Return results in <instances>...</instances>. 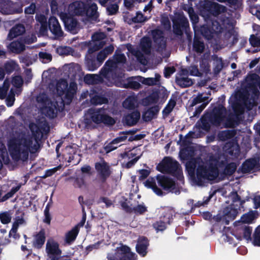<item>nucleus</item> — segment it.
<instances>
[{
  "mask_svg": "<svg viewBox=\"0 0 260 260\" xmlns=\"http://www.w3.org/2000/svg\"><path fill=\"white\" fill-rule=\"evenodd\" d=\"M156 179L159 184L165 189L167 190H171L174 188L175 186L174 182L165 177L164 175H157Z\"/></svg>",
  "mask_w": 260,
  "mask_h": 260,
  "instance_id": "nucleus-18",
  "label": "nucleus"
},
{
  "mask_svg": "<svg viewBox=\"0 0 260 260\" xmlns=\"http://www.w3.org/2000/svg\"><path fill=\"white\" fill-rule=\"evenodd\" d=\"M107 11L110 15H113L116 13L118 10V6L116 4L109 6L107 8Z\"/></svg>",
  "mask_w": 260,
  "mask_h": 260,
  "instance_id": "nucleus-60",
  "label": "nucleus"
},
{
  "mask_svg": "<svg viewBox=\"0 0 260 260\" xmlns=\"http://www.w3.org/2000/svg\"><path fill=\"white\" fill-rule=\"evenodd\" d=\"M180 77H179L177 79L178 84L182 87H187L192 85V80L188 77H185L183 75H182Z\"/></svg>",
  "mask_w": 260,
  "mask_h": 260,
  "instance_id": "nucleus-39",
  "label": "nucleus"
},
{
  "mask_svg": "<svg viewBox=\"0 0 260 260\" xmlns=\"http://www.w3.org/2000/svg\"><path fill=\"white\" fill-rule=\"evenodd\" d=\"M24 31L25 28L22 25H17L11 29L9 34L8 37L10 39H12L17 36L21 35Z\"/></svg>",
  "mask_w": 260,
  "mask_h": 260,
  "instance_id": "nucleus-32",
  "label": "nucleus"
},
{
  "mask_svg": "<svg viewBox=\"0 0 260 260\" xmlns=\"http://www.w3.org/2000/svg\"><path fill=\"white\" fill-rule=\"evenodd\" d=\"M175 71V68L173 67H168L165 69V76L167 78L169 77Z\"/></svg>",
  "mask_w": 260,
  "mask_h": 260,
  "instance_id": "nucleus-63",
  "label": "nucleus"
},
{
  "mask_svg": "<svg viewBox=\"0 0 260 260\" xmlns=\"http://www.w3.org/2000/svg\"><path fill=\"white\" fill-rule=\"evenodd\" d=\"M157 170L162 173L169 172L181 174L179 164L170 157L165 158L157 167Z\"/></svg>",
  "mask_w": 260,
  "mask_h": 260,
  "instance_id": "nucleus-8",
  "label": "nucleus"
},
{
  "mask_svg": "<svg viewBox=\"0 0 260 260\" xmlns=\"http://www.w3.org/2000/svg\"><path fill=\"white\" fill-rule=\"evenodd\" d=\"M12 83L15 87L19 88L22 85L23 80L20 76H17L13 78Z\"/></svg>",
  "mask_w": 260,
  "mask_h": 260,
  "instance_id": "nucleus-48",
  "label": "nucleus"
},
{
  "mask_svg": "<svg viewBox=\"0 0 260 260\" xmlns=\"http://www.w3.org/2000/svg\"><path fill=\"white\" fill-rule=\"evenodd\" d=\"M30 128L32 136L24 134L16 133L11 136L8 141V149L10 154L15 159H25L27 158L28 152H36L39 148L37 139V135H39V129L37 125L31 124Z\"/></svg>",
  "mask_w": 260,
  "mask_h": 260,
  "instance_id": "nucleus-1",
  "label": "nucleus"
},
{
  "mask_svg": "<svg viewBox=\"0 0 260 260\" xmlns=\"http://www.w3.org/2000/svg\"><path fill=\"white\" fill-rule=\"evenodd\" d=\"M122 207L129 211H134L135 213H143L146 211V208L143 205H137L136 201H128V203H122Z\"/></svg>",
  "mask_w": 260,
  "mask_h": 260,
  "instance_id": "nucleus-15",
  "label": "nucleus"
},
{
  "mask_svg": "<svg viewBox=\"0 0 260 260\" xmlns=\"http://www.w3.org/2000/svg\"><path fill=\"white\" fill-rule=\"evenodd\" d=\"M93 50L92 49H90L88 50V53L86 56V58H87L86 64L87 67L90 70H94L96 67L91 66L92 63V60L90 58H94V56L92 54Z\"/></svg>",
  "mask_w": 260,
  "mask_h": 260,
  "instance_id": "nucleus-43",
  "label": "nucleus"
},
{
  "mask_svg": "<svg viewBox=\"0 0 260 260\" xmlns=\"http://www.w3.org/2000/svg\"><path fill=\"white\" fill-rule=\"evenodd\" d=\"M160 76L159 74H155V77L143 78L142 82L147 85H157L159 83Z\"/></svg>",
  "mask_w": 260,
  "mask_h": 260,
  "instance_id": "nucleus-37",
  "label": "nucleus"
},
{
  "mask_svg": "<svg viewBox=\"0 0 260 260\" xmlns=\"http://www.w3.org/2000/svg\"><path fill=\"white\" fill-rule=\"evenodd\" d=\"M145 187L151 188L158 196L162 195V191L156 186L155 179L150 178L144 182Z\"/></svg>",
  "mask_w": 260,
  "mask_h": 260,
  "instance_id": "nucleus-27",
  "label": "nucleus"
},
{
  "mask_svg": "<svg viewBox=\"0 0 260 260\" xmlns=\"http://www.w3.org/2000/svg\"><path fill=\"white\" fill-rule=\"evenodd\" d=\"M173 21L174 31L177 35H181L183 30L186 28L188 25L187 19L182 15L179 16L178 19H174Z\"/></svg>",
  "mask_w": 260,
  "mask_h": 260,
  "instance_id": "nucleus-14",
  "label": "nucleus"
},
{
  "mask_svg": "<svg viewBox=\"0 0 260 260\" xmlns=\"http://www.w3.org/2000/svg\"><path fill=\"white\" fill-rule=\"evenodd\" d=\"M84 222L85 219L80 224L77 225L65 234L64 241L67 243L70 244L75 240L79 233V226H83Z\"/></svg>",
  "mask_w": 260,
  "mask_h": 260,
  "instance_id": "nucleus-20",
  "label": "nucleus"
},
{
  "mask_svg": "<svg viewBox=\"0 0 260 260\" xmlns=\"http://www.w3.org/2000/svg\"><path fill=\"white\" fill-rule=\"evenodd\" d=\"M95 168L101 176L105 178L110 174L109 167L104 161H101L95 164Z\"/></svg>",
  "mask_w": 260,
  "mask_h": 260,
  "instance_id": "nucleus-22",
  "label": "nucleus"
},
{
  "mask_svg": "<svg viewBox=\"0 0 260 260\" xmlns=\"http://www.w3.org/2000/svg\"><path fill=\"white\" fill-rule=\"evenodd\" d=\"M253 244L254 245L260 246V225L256 229Z\"/></svg>",
  "mask_w": 260,
  "mask_h": 260,
  "instance_id": "nucleus-52",
  "label": "nucleus"
},
{
  "mask_svg": "<svg viewBox=\"0 0 260 260\" xmlns=\"http://www.w3.org/2000/svg\"><path fill=\"white\" fill-rule=\"evenodd\" d=\"M36 19L38 22L41 23L40 33L42 35H45L47 32V27L46 25L47 18L43 15H37Z\"/></svg>",
  "mask_w": 260,
  "mask_h": 260,
  "instance_id": "nucleus-31",
  "label": "nucleus"
},
{
  "mask_svg": "<svg viewBox=\"0 0 260 260\" xmlns=\"http://www.w3.org/2000/svg\"><path fill=\"white\" fill-rule=\"evenodd\" d=\"M186 167L192 179L200 182L205 180H213L218 173L216 160L210 159L206 163L192 160L186 163Z\"/></svg>",
  "mask_w": 260,
  "mask_h": 260,
  "instance_id": "nucleus-2",
  "label": "nucleus"
},
{
  "mask_svg": "<svg viewBox=\"0 0 260 260\" xmlns=\"http://www.w3.org/2000/svg\"><path fill=\"white\" fill-rule=\"evenodd\" d=\"M74 185L79 188H83L85 186V184L82 178H77L75 180Z\"/></svg>",
  "mask_w": 260,
  "mask_h": 260,
  "instance_id": "nucleus-64",
  "label": "nucleus"
},
{
  "mask_svg": "<svg viewBox=\"0 0 260 260\" xmlns=\"http://www.w3.org/2000/svg\"><path fill=\"white\" fill-rule=\"evenodd\" d=\"M85 117L86 120L90 119L96 123L103 122L105 124L113 125L115 122L113 118L107 115L106 111L104 109H91L85 114Z\"/></svg>",
  "mask_w": 260,
  "mask_h": 260,
  "instance_id": "nucleus-6",
  "label": "nucleus"
},
{
  "mask_svg": "<svg viewBox=\"0 0 260 260\" xmlns=\"http://www.w3.org/2000/svg\"><path fill=\"white\" fill-rule=\"evenodd\" d=\"M236 169V165L234 163H231L229 164L226 167L225 170V173L228 175H231L233 174Z\"/></svg>",
  "mask_w": 260,
  "mask_h": 260,
  "instance_id": "nucleus-55",
  "label": "nucleus"
},
{
  "mask_svg": "<svg viewBox=\"0 0 260 260\" xmlns=\"http://www.w3.org/2000/svg\"><path fill=\"white\" fill-rule=\"evenodd\" d=\"M159 94L157 91L153 92L148 98V100L150 103H154L158 101Z\"/></svg>",
  "mask_w": 260,
  "mask_h": 260,
  "instance_id": "nucleus-51",
  "label": "nucleus"
},
{
  "mask_svg": "<svg viewBox=\"0 0 260 260\" xmlns=\"http://www.w3.org/2000/svg\"><path fill=\"white\" fill-rule=\"evenodd\" d=\"M105 37L103 32H97L92 36V41L94 46H98L97 49L102 47L104 45V41H102Z\"/></svg>",
  "mask_w": 260,
  "mask_h": 260,
  "instance_id": "nucleus-33",
  "label": "nucleus"
},
{
  "mask_svg": "<svg viewBox=\"0 0 260 260\" xmlns=\"http://www.w3.org/2000/svg\"><path fill=\"white\" fill-rule=\"evenodd\" d=\"M214 70L215 73H219L222 68V60L220 58L216 57L213 59Z\"/></svg>",
  "mask_w": 260,
  "mask_h": 260,
  "instance_id": "nucleus-42",
  "label": "nucleus"
},
{
  "mask_svg": "<svg viewBox=\"0 0 260 260\" xmlns=\"http://www.w3.org/2000/svg\"><path fill=\"white\" fill-rule=\"evenodd\" d=\"M249 41L252 46L254 47L260 46V38L254 36H251L250 38Z\"/></svg>",
  "mask_w": 260,
  "mask_h": 260,
  "instance_id": "nucleus-53",
  "label": "nucleus"
},
{
  "mask_svg": "<svg viewBox=\"0 0 260 260\" xmlns=\"http://www.w3.org/2000/svg\"><path fill=\"white\" fill-rule=\"evenodd\" d=\"M12 218L11 214L10 212H6L0 214V219L4 224H7L10 222Z\"/></svg>",
  "mask_w": 260,
  "mask_h": 260,
  "instance_id": "nucleus-45",
  "label": "nucleus"
},
{
  "mask_svg": "<svg viewBox=\"0 0 260 260\" xmlns=\"http://www.w3.org/2000/svg\"><path fill=\"white\" fill-rule=\"evenodd\" d=\"M15 101V97L14 94L13 93V89H12L11 90V92L7 97L6 99V104L9 107H11L13 105V103Z\"/></svg>",
  "mask_w": 260,
  "mask_h": 260,
  "instance_id": "nucleus-50",
  "label": "nucleus"
},
{
  "mask_svg": "<svg viewBox=\"0 0 260 260\" xmlns=\"http://www.w3.org/2000/svg\"><path fill=\"white\" fill-rule=\"evenodd\" d=\"M150 41L148 38H143L140 44V51H134L133 54L140 60L142 63L145 64L146 60L144 59L142 60L141 59V57L143 56L144 54H148L150 52Z\"/></svg>",
  "mask_w": 260,
  "mask_h": 260,
  "instance_id": "nucleus-11",
  "label": "nucleus"
},
{
  "mask_svg": "<svg viewBox=\"0 0 260 260\" xmlns=\"http://www.w3.org/2000/svg\"><path fill=\"white\" fill-rule=\"evenodd\" d=\"M108 260H136L135 254L131 252L130 248L121 245L117 247L114 252L108 254Z\"/></svg>",
  "mask_w": 260,
  "mask_h": 260,
  "instance_id": "nucleus-7",
  "label": "nucleus"
},
{
  "mask_svg": "<svg viewBox=\"0 0 260 260\" xmlns=\"http://www.w3.org/2000/svg\"><path fill=\"white\" fill-rule=\"evenodd\" d=\"M45 234L44 230H41L36 235L34 242V245L35 247L40 248L44 244L45 240Z\"/></svg>",
  "mask_w": 260,
  "mask_h": 260,
  "instance_id": "nucleus-34",
  "label": "nucleus"
},
{
  "mask_svg": "<svg viewBox=\"0 0 260 260\" xmlns=\"http://www.w3.org/2000/svg\"><path fill=\"white\" fill-rule=\"evenodd\" d=\"M69 10L72 14L86 16L92 20H95L98 16L97 6L93 3L85 5L83 2H75L69 5Z\"/></svg>",
  "mask_w": 260,
  "mask_h": 260,
  "instance_id": "nucleus-4",
  "label": "nucleus"
},
{
  "mask_svg": "<svg viewBox=\"0 0 260 260\" xmlns=\"http://www.w3.org/2000/svg\"><path fill=\"white\" fill-rule=\"evenodd\" d=\"M46 252L47 255L50 256H59L61 254L58 243L53 239L47 240L46 244Z\"/></svg>",
  "mask_w": 260,
  "mask_h": 260,
  "instance_id": "nucleus-12",
  "label": "nucleus"
},
{
  "mask_svg": "<svg viewBox=\"0 0 260 260\" xmlns=\"http://www.w3.org/2000/svg\"><path fill=\"white\" fill-rule=\"evenodd\" d=\"M257 216V212L256 211H249V212L244 214L241 218V221L236 222L235 226H238L242 224V223H250L256 218Z\"/></svg>",
  "mask_w": 260,
  "mask_h": 260,
  "instance_id": "nucleus-21",
  "label": "nucleus"
},
{
  "mask_svg": "<svg viewBox=\"0 0 260 260\" xmlns=\"http://www.w3.org/2000/svg\"><path fill=\"white\" fill-rule=\"evenodd\" d=\"M9 83L5 81L3 87L0 88V99H4L6 96V93L9 89Z\"/></svg>",
  "mask_w": 260,
  "mask_h": 260,
  "instance_id": "nucleus-49",
  "label": "nucleus"
},
{
  "mask_svg": "<svg viewBox=\"0 0 260 260\" xmlns=\"http://www.w3.org/2000/svg\"><path fill=\"white\" fill-rule=\"evenodd\" d=\"M49 27L51 32L56 37H59L62 36V31L58 20L55 17H50L49 20Z\"/></svg>",
  "mask_w": 260,
  "mask_h": 260,
  "instance_id": "nucleus-16",
  "label": "nucleus"
},
{
  "mask_svg": "<svg viewBox=\"0 0 260 260\" xmlns=\"http://www.w3.org/2000/svg\"><path fill=\"white\" fill-rule=\"evenodd\" d=\"M237 227V234L238 235L237 239L239 240L244 239L247 241L250 239L252 230L249 227L243 225H241Z\"/></svg>",
  "mask_w": 260,
  "mask_h": 260,
  "instance_id": "nucleus-19",
  "label": "nucleus"
},
{
  "mask_svg": "<svg viewBox=\"0 0 260 260\" xmlns=\"http://www.w3.org/2000/svg\"><path fill=\"white\" fill-rule=\"evenodd\" d=\"M259 167L258 161L256 159H251L246 160L242 165V170L244 173L251 171L254 169Z\"/></svg>",
  "mask_w": 260,
  "mask_h": 260,
  "instance_id": "nucleus-23",
  "label": "nucleus"
},
{
  "mask_svg": "<svg viewBox=\"0 0 260 260\" xmlns=\"http://www.w3.org/2000/svg\"><path fill=\"white\" fill-rule=\"evenodd\" d=\"M57 52L61 55H68L72 52V50L70 47H60L57 48Z\"/></svg>",
  "mask_w": 260,
  "mask_h": 260,
  "instance_id": "nucleus-46",
  "label": "nucleus"
},
{
  "mask_svg": "<svg viewBox=\"0 0 260 260\" xmlns=\"http://www.w3.org/2000/svg\"><path fill=\"white\" fill-rule=\"evenodd\" d=\"M158 110L155 108L149 109L143 114V119L145 121H149L155 116Z\"/></svg>",
  "mask_w": 260,
  "mask_h": 260,
  "instance_id": "nucleus-40",
  "label": "nucleus"
},
{
  "mask_svg": "<svg viewBox=\"0 0 260 260\" xmlns=\"http://www.w3.org/2000/svg\"><path fill=\"white\" fill-rule=\"evenodd\" d=\"M16 64L13 61H11L6 63L5 69L8 72H11L16 68Z\"/></svg>",
  "mask_w": 260,
  "mask_h": 260,
  "instance_id": "nucleus-61",
  "label": "nucleus"
},
{
  "mask_svg": "<svg viewBox=\"0 0 260 260\" xmlns=\"http://www.w3.org/2000/svg\"><path fill=\"white\" fill-rule=\"evenodd\" d=\"M99 77L96 75H87L84 78L85 82L88 84H95Z\"/></svg>",
  "mask_w": 260,
  "mask_h": 260,
  "instance_id": "nucleus-44",
  "label": "nucleus"
},
{
  "mask_svg": "<svg viewBox=\"0 0 260 260\" xmlns=\"http://www.w3.org/2000/svg\"><path fill=\"white\" fill-rule=\"evenodd\" d=\"M205 49L204 44L201 41L196 39L193 43V49L198 53H202Z\"/></svg>",
  "mask_w": 260,
  "mask_h": 260,
  "instance_id": "nucleus-41",
  "label": "nucleus"
},
{
  "mask_svg": "<svg viewBox=\"0 0 260 260\" xmlns=\"http://www.w3.org/2000/svg\"><path fill=\"white\" fill-rule=\"evenodd\" d=\"M44 215L45 218L44 219V222L50 224L51 221V216L49 214V207L48 206H47L44 210Z\"/></svg>",
  "mask_w": 260,
  "mask_h": 260,
  "instance_id": "nucleus-56",
  "label": "nucleus"
},
{
  "mask_svg": "<svg viewBox=\"0 0 260 260\" xmlns=\"http://www.w3.org/2000/svg\"><path fill=\"white\" fill-rule=\"evenodd\" d=\"M201 68L202 69V72L198 71L197 68L195 66H191L190 67L189 71L186 69H183L181 70V74L183 76H186L189 74L192 76H202L204 73H207L209 72L208 63L206 60H203L201 64Z\"/></svg>",
  "mask_w": 260,
  "mask_h": 260,
  "instance_id": "nucleus-10",
  "label": "nucleus"
},
{
  "mask_svg": "<svg viewBox=\"0 0 260 260\" xmlns=\"http://www.w3.org/2000/svg\"><path fill=\"white\" fill-rule=\"evenodd\" d=\"M37 100L39 104V107L44 114L51 118H53L55 116L57 107L59 106L57 102L53 103L50 101L44 93L38 95Z\"/></svg>",
  "mask_w": 260,
  "mask_h": 260,
  "instance_id": "nucleus-5",
  "label": "nucleus"
},
{
  "mask_svg": "<svg viewBox=\"0 0 260 260\" xmlns=\"http://www.w3.org/2000/svg\"><path fill=\"white\" fill-rule=\"evenodd\" d=\"M210 102L209 97L202 94H199L192 101L191 106H193L198 104L202 103L201 105L197 109L196 112L200 113L207 105Z\"/></svg>",
  "mask_w": 260,
  "mask_h": 260,
  "instance_id": "nucleus-17",
  "label": "nucleus"
},
{
  "mask_svg": "<svg viewBox=\"0 0 260 260\" xmlns=\"http://www.w3.org/2000/svg\"><path fill=\"white\" fill-rule=\"evenodd\" d=\"M114 50V48L112 46H109L106 48L104 50L101 51L97 56V60L100 62H103L107 56L112 53Z\"/></svg>",
  "mask_w": 260,
  "mask_h": 260,
  "instance_id": "nucleus-36",
  "label": "nucleus"
},
{
  "mask_svg": "<svg viewBox=\"0 0 260 260\" xmlns=\"http://www.w3.org/2000/svg\"><path fill=\"white\" fill-rule=\"evenodd\" d=\"M222 28L219 25L217 21H214L212 23V25L210 29L205 31L203 32L204 35L208 39H210L211 38L214 36V34H217L221 31Z\"/></svg>",
  "mask_w": 260,
  "mask_h": 260,
  "instance_id": "nucleus-24",
  "label": "nucleus"
},
{
  "mask_svg": "<svg viewBox=\"0 0 260 260\" xmlns=\"http://www.w3.org/2000/svg\"><path fill=\"white\" fill-rule=\"evenodd\" d=\"M21 185H18L15 188H13L11 190L8 192L3 198V201L7 200L13 196V194L17 192L20 188Z\"/></svg>",
  "mask_w": 260,
  "mask_h": 260,
  "instance_id": "nucleus-59",
  "label": "nucleus"
},
{
  "mask_svg": "<svg viewBox=\"0 0 260 260\" xmlns=\"http://www.w3.org/2000/svg\"><path fill=\"white\" fill-rule=\"evenodd\" d=\"M140 117V113L137 111H135L131 114L126 115L124 118L125 123L128 125L135 124Z\"/></svg>",
  "mask_w": 260,
  "mask_h": 260,
  "instance_id": "nucleus-26",
  "label": "nucleus"
},
{
  "mask_svg": "<svg viewBox=\"0 0 260 260\" xmlns=\"http://www.w3.org/2000/svg\"><path fill=\"white\" fill-rule=\"evenodd\" d=\"M148 246V242L145 238H140L136 246L137 251L142 256H145L146 253V249Z\"/></svg>",
  "mask_w": 260,
  "mask_h": 260,
  "instance_id": "nucleus-25",
  "label": "nucleus"
},
{
  "mask_svg": "<svg viewBox=\"0 0 260 260\" xmlns=\"http://www.w3.org/2000/svg\"><path fill=\"white\" fill-rule=\"evenodd\" d=\"M51 10H52V12L54 13L57 12L59 15L60 13L62 12H59V10L60 9V7L59 8L57 7V2L55 0L52 1L51 3Z\"/></svg>",
  "mask_w": 260,
  "mask_h": 260,
  "instance_id": "nucleus-62",
  "label": "nucleus"
},
{
  "mask_svg": "<svg viewBox=\"0 0 260 260\" xmlns=\"http://www.w3.org/2000/svg\"><path fill=\"white\" fill-rule=\"evenodd\" d=\"M123 106L126 109H133L137 106V101L134 96L127 98L123 103Z\"/></svg>",
  "mask_w": 260,
  "mask_h": 260,
  "instance_id": "nucleus-35",
  "label": "nucleus"
},
{
  "mask_svg": "<svg viewBox=\"0 0 260 260\" xmlns=\"http://www.w3.org/2000/svg\"><path fill=\"white\" fill-rule=\"evenodd\" d=\"M76 84L74 82L70 83L68 87L67 82L66 80H60L49 85V89L54 94H56L60 96L61 102L65 104H69L74 94L76 91Z\"/></svg>",
  "mask_w": 260,
  "mask_h": 260,
  "instance_id": "nucleus-3",
  "label": "nucleus"
},
{
  "mask_svg": "<svg viewBox=\"0 0 260 260\" xmlns=\"http://www.w3.org/2000/svg\"><path fill=\"white\" fill-rule=\"evenodd\" d=\"M226 110L222 106H219L213 111L212 120L216 125H218L223 122L225 119Z\"/></svg>",
  "mask_w": 260,
  "mask_h": 260,
  "instance_id": "nucleus-13",
  "label": "nucleus"
},
{
  "mask_svg": "<svg viewBox=\"0 0 260 260\" xmlns=\"http://www.w3.org/2000/svg\"><path fill=\"white\" fill-rule=\"evenodd\" d=\"M128 136H129V135H127V134L125 133H122L120 135L119 137L115 139L112 141V143L110 144V146L109 147L110 148V150L116 148L117 146L114 145L118 144L119 143H120L125 141L128 138Z\"/></svg>",
  "mask_w": 260,
  "mask_h": 260,
  "instance_id": "nucleus-38",
  "label": "nucleus"
},
{
  "mask_svg": "<svg viewBox=\"0 0 260 260\" xmlns=\"http://www.w3.org/2000/svg\"><path fill=\"white\" fill-rule=\"evenodd\" d=\"M153 226L157 231H161L166 229V224L164 222L160 221L155 223Z\"/></svg>",
  "mask_w": 260,
  "mask_h": 260,
  "instance_id": "nucleus-57",
  "label": "nucleus"
},
{
  "mask_svg": "<svg viewBox=\"0 0 260 260\" xmlns=\"http://www.w3.org/2000/svg\"><path fill=\"white\" fill-rule=\"evenodd\" d=\"M22 41H14L9 46V49L13 52L19 53L25 49V46Z\"/></svg>",
  "mask_w": 260,
  "mask_h": 260,
  "instance_id": "nucleus-30",
  "label": "nucleus"
},
{
  "mask_svg": "<svg viewBox=\"0 0 260 260\" xmlns=\"http://www.w3.org/2000/svg\"><path fill=\"white\" fill-rule=\"evenodd\" d=\"M75 14H72L68 7V12H64L60 13L59 16L64 23L66 28L70 32L76 34L77 32L78 23L76 19L72 16Z\"/></svg>",
  "mask_w": 260,
  "mask_h": 260,
  "instance_id": "nucleus-9",
  "label": "nucleus"
},
{
  "mask_svg": "<svg viewBox=\"0 0 260 260\" xmlns=\"http://www.w3.org/2000/svg\"><path fill=\"white\" fill-rule=\"evenodd\" d=\"M135 22L141 23L146 20V18L144 17L141 13H137L136 16L133 19Z\"/></svg>",
  "mask_w": 260,
  "mask_h": 260,
  "instance_id": "nucleus-54",
  "label": "nucleus"
},
{
  "mask_svg": "<svg viewBox=\"0 0 260 260\" xmlns=\"http://www.w3.org/2000/svg\"><path fill=\"white\" fill-rule=\"evenodd\" d=\"M125 60V57L122 54H116L114 56V60H109L106 62V65L108 66V70H112L115 67L116 63L124 62Z\"/></svg>",
  "mask_w": 260,
  "mask_h": 260,
  "instance_id": "nucleus-29",
  "label": "nucleus"
},
{
  "mask_svg": "<svg viewBox=\"0 0 260 260\" xmlns=\"http://www.w3.org/2000/svg\"><path fill=\"white\" fill-rule=\"evenodd\" d=\"M152 36L155 43L160 47L165 45L166 41L162 36V32L160 30H155L152 31Z\"/></svg>",
  "mask_w": 260,
  "mask_h": 260,
  "instance_id": "nucleus-28",
  "label": "nucleus"
},
{
  "mask_svg": "<svg viewBox=\"0 0 260 260\" xmlns=\"http://www.w3.org/2000/svg\"><path fill=\"white\" fill-rule=\"evenodd\" d=\"M25 221L22 217H18L15 219L13 224V228L18 229L19 225L24 224Z\"/></svg>",
  "mask_w": 260,
  "mask_h": 260,
  "instance_id": "nucleus-58",
  "label": "nucleus"
},
{
  "mask_svg": "<svg viewBox=\"0 0 260 260\" xmlns=\"http://www.w3.org/2000/svg\"><path fill=\"white\" fill-rule=\"evenodd\" d=\"M175 105L176 102L175 101L170 100L163 111L164 114L166 115L169 114L172 111Z\"/></svg>",
  "mask_w": 260,
  "mask_h": 260,
  "instance_id": "nucleus-47",
  "label": "nucleus"
}]
</instances>
